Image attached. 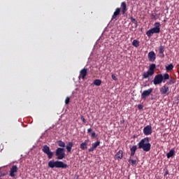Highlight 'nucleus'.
Here are the masks:
<instances>
[{
  "label": "nucleus",
  "mask_w": 179,
  "mask_h": 179,
  "mask_svg": "<svg viewBox=\"0 0 179 179\" xmlns=\"http://www.w3.org/2000/svg\"><path fill=\"white\" fill-rule=\"evenodd\" d=\"M149 142H150L149 137L141 139L138 143V149H143L144 152H149L152 148V145Z\"/></svg>",
  "instance_id": "1"
},
{
  "label": "nucleus",
  "mask_w": 179,
  "mask_h": 179,
  "mask_svg": "<svg viewBox=\"0 0 179 179\" xmlns=\"http://www.w3.org/2000/svg\"><path fill=\"white\" fill-rule=\"evenodd\" d=\"M91 138H96V132H92L91 134Z\"/></svg>",
  "instance_id": "36"
},
{
  "label": "nucleus",
  "mask_w": 179,
  "mask_h": 179,
  "mask_svg": "<svg viewBox=\"0 0 179 179\" xmlns=\"http://www.w3.org/2000/svg\"><path fill=\"white\" fill-rule=\"evenodd\" d=\"M174 153H176V150L174 149H171L169 152L166 154L167 157H173L174 156Z\"/></svg>",
  "instance_id": "21"
},
{
  "label": "nucleus",
  "mask_w": 179,
  "mask_h": 179,
  "mask_svg": "<svg viewBox=\"0 0 179 179\" xmlns=\"http://www.w3.org/2000/svg\"><path fill=\"white\" fill-rule=\"evenodd\" d=\"M152 126L147 125L146 127H145L143 128V134L146 136H148L149 135H152Z\"/></svg>",
  "instance_id": "9"
},
{
  "label": "nucleus",
  "mask_w": 179,
  "mask_h": 179,
  "mask_svg": "<svg viewBox=\"0 0 179 179\" xmlns=\"http://www.w3.org/2000/svg\"><path fill=\"white\" fill-rule=\"evenodd\" d=\"M154 27L146 31V36L148 37H152L153 34H159L160 33V22H155Z\"/></svg>",
  "instance_id": "4"
},
{
  "label": "nucleus",
  "mask_w": 179,
  "mask_h": 179,
  "mask_svg": "<svg viewBox=\"0 0 179 179\" xmlns=\"http://www.w3.org/2000/svg\"><path fill=\"white\" fill-rule=\"evenodd\" d=\"M151 19L156 20V14L152 13L151 14Z\"/></svg>",
  "instance_id": "32"
},
{
  "label": "nucleus",
  "mask_w": 179,
  "mask_h": 179,
  "mask_svg": "<svg viewBox=\"0 0 179 179\" xmlns=\"http://www.w3.org/2000/svg\"><path fill=\"white\" fill-rule=\"evenodd\" d=\"M100 145V141H98L92 144V147L90 148H89L88 152H93V150H94V149H96V148H97V146Z\"/></svg>",
  "instance_id": "16"
},
{
  "label": "nucleus",
  "mask_w": 179,
  "mask_h": 179,
  "mask_svg": "<svg viewBox=\"0 0 179 179\" xmlns=\"http://www.w3.org/2000/svg\"><path fill=\"white\" fill-rule=\"evenodd\" d=\"M55 155L57 157H65V149L58 148L57 149H56Z\"/></svg>",
  "instance_id": "7"
},
{
  "label": "nucleus",
  "mask_w": 179,
  "mask_h": 179,
  "mask_svg": "<svg viewBox=\"0 0 179 179\" xmlns=\"http://www.w3.org/2000/svg\"><path fill=\"white\" fill-rule=\"evenodd\" d=\"M111 78L113 80H117V76H115V74H113Z\"/></svg>",
  "instance_id": "34"
},
{
  "label": "nucleus",
  "mask_w": 179,
  "mask_h": 179,
  "mask_svg": "<svg viewBox=\"0 0 179 179\" xmlns=\"http://www.w3.org/2000/svg\"><path fill=\"white\" fill-rule=\"evenodd\" d=\"M136 149H138V147L136 145H133L131 148H130L131 156H134V155H135Z\"/></svg>",
  "instance_id": "20"
},
{
  "label": "nucleus",
  "mask_w": 179,
  "mask_h": 179,
  "mask_svg": "<svg viewBox=\"0 0 179 179\" xmlns=\"http://www.w3.org/2000/svg\"><path fill=\"white\" fill-rule=\"evenodd\" d=\"M139 43H140L139 41L135 39L132 42V45L134 47H136V48H138V47H139Z\"/></svg>",
  "instance_id": "23"
},
{
  "label": "nucleus",
  "mask_w": 179,
  "mask_h": 179,
  "mask_svg": "<svg viewBox=\"0 0 179 179\" xmlns=\"http://www.w3.org/2000/svg\"><path fill=\"white\" fill-rule=\"evenodd\" d=\"M173 68H174V66H173L172 64H169V65H168V66H166V69L167 71H173Z\"/></svg>",
  "instance_id": "29"
},
{
  "label": "nucleus",
  "mask_w": 179,
  "mask_h": 179,
  "mask_svg": "<svg viewBox=\"0 0 179 179\" xmlns=\"http://www.w3.org/2000/svg\"><path fill=\"white\" fill-rule=\"evenodd\" d=\"M159 55L161 58H164V46L160 45L158 48Z\"/></svg>",
  "instance_id": "15"
},
{
  "label": "nucleus",
  "mask_w": 179,
  "mask_h": 179,
  "mask_svg": "<svg viewBox=\"0 0 179 179\" xmlns=\"http://www.w3.org/2000/svg\"><path fill=\"white\" fill-rule=\"evenodd\" d=\"M121 9L122 15H125V13L128 10V8H127V3L125 1L121 3Z\"/></svg>",
  "instance_id": "14"
},
{
  "label": "nucleus",
  "mask_w": 179,
  "mask_h": 179,
  "mask_svg": "<svg viewBox=\"0 0 179 179\" xmlns=\"http://www.w3.org/2000/svg\"><path fill=\"white\" fill-rule=\"evenodd\" d=\"M122 150H119L117 153L115 155V157H122Z\"/></svg>",
  "instance_id": "28"
},
{
  "label": "nucleus",
  "mask_w": 179,
  "mask_h": 179,
  "mask_svg": "<svg viewBox=\"0 0 179 179\" xmlns=\"http://www.w3.org/2000/svg\"><path fill=\"white\" fill-rule=\"evenodd\" d=\"M152 92H153V88H150L148 90H144L141 93V96L142 100H146V97H149V96L152 94Z\"/></svg>",
  "instance_id": "5"
},
{
  "label": "nucleus",
  "mask_w": 179,
  "mask_h": 179,
  "mask_svg": "<svg viewBox=\"0 0 179 179\" xmlns=\"http://www.w3.org/2000/svg\"><path fill=\"white\" fill-rule=\"evenodd\" d=\"M70 101L69 96H67L65 99V104H68Z\"/></svg>",
  "instance_id": "33"
},
{
  "label": "nucleus",
  "mask_w": 179,
  "mask_h": 179,
  "mask_svg": "<svg viewBox=\"0 0 179 179\" xmlns=\"http://www.w3.org/2000/svg\"><path fill=\"white\" fill-rule=\"evenodd\" d=\"M93 85L95 86H100L101 85V81L100 79H96L94 80Z\"/></svg>",
  "instance_id": "25"
},
{
  "label": "nucleus",
  "mask_w": 179,
  "mask_h": 179,
  "mask_svg": "<svg viewBox=\"0 0 179 179\" xmlns=\"http://www.w3.org/2000/svg\"><path fill=\"white\" fill-rule=\"evenodd\" d=\"M138 110H142V108H143V106H142L141 104L138 105Z\"/></svg>",
  "instance_id": "37"
},
{
  "label": "nucleus",
  "mask_w": 179,
  "mask_h": 179,
  "mask_svg": "<svg viewBox=\"0 0 179 179\" xmlns=\"http://www.w3.org/2000/svg\"><path fill=\"white\" fill-rule=\"evenodd\" d=\"M148 59L150 62H155V61H156V53L153 51H150L148 53Z\"/></svg>",
  "instance_id": "12"
},
{
  "label": "nucleus",
  "mask_w": 179,
  "mask_h": 179,
  "mask_svg": "<svg viewBox=\"0 0 179 179\" xmlns=\"http://www.w3.org/2000/svg\"><path fill=\"white\" fill-rule=\"evenodd\" d=\"M81 121H83V124H86V119H85V117L81 116Z\"/></svg>",
  "instance_id": "35"
},
{
  "label": "nucleus",
  "mask_w": 179,
  "mask_h": 179,
  "mask_svg": "<svg viewBox=\"0 0 179 179\" xmlns=\"http://www.w3.org/2000/svg\"><path fill=\"white\" fill-rule=\"evenodd\" d=\"M48 167L50 169L57 168V169H65L68 167L67 164H64L62 161H55L54 159L50 160L48 162Z\"/></svg>",
  "instance_id": "3"
},
{
  "label": "nucleus",
  "mask_w": 179,
  "mask_h": 179,
  "mask_svg": "<svg viewBox=\"0 0 179 179\" xmlns=\"http://www.w3.org/2000/svg\"><path fill=\"white\" fill-rule=\"evenodd\" d=\"M131 23H134V24L137 25L138 24V21L134 17H130Z\"/></svg>",
  "instance_id": "30"
},
{
  "label": "nucleus",
  "mask_w": 179,
  "mask_h": 179,
  "mask_svg": "<svg viewBox=\"0 0 179 179\" xmlns=\"http://www.w3.org/2000/svg\"><path fill=\"white\" fill-rule=\"evenodd\" d=\"M120 13H121V8H117L113 13L111 20H117V17L120 16Z\"/></svg>",
  "instance_id": "11"
},
{
  "label": "nucleus",
  "mask_w": 179,
  "mask_h": 179,
  "mask_svg": "<svg viewBox=\"0 0 179 179\" xmlns=\"http://www.w3.org/2000/svg\"><path fill=\"white\" fill-rule=\"evenodd\" d=\"M57 145L60 148H65V143L64 141H57Z\"/></svg>",
  "instance_id": "27"
},
{
  "label": "nucleus",
  "mask_w": 179,
  "mask_h": 179,
  "mask_svg": "<svg viewBox=\"0 0 179 179\" xmlns=\"http://www.w3.org/2000/svg\"><path fill=\"white\" fill-rule=\"evenodd\" d=\"M17 166L16 165H13L12 166L11 169H10V177H15V173H17Z\"/></svg>",
  "instance_id": "13"
},
{
  "label": "nucleus",
  "mask_w": 179,
  "mask_h": 179,
  "mask_svg": "<svg viewBox=\"0 0 179 179\" xmlns=\"http://www.w3.org/2000/svg\"><path fill=\"white\" fill-rule=\"evenodd\" d=\"M92 131H93V129L92 128L87 129V134H90Z\"/></svg>",
  "instance_id": "38"
},
{
  "label": "nucleus",
  "mask_w": 179,
  "mask_h": 179,
  "mask_svg": "<svg viewBox=\"0 0 179 179\" xmlns=\"http://www.w3.org/2000/svg\"><path fill=\"white\" fill-rule=\"evenodd\" d=\"M155 69H156V64H150L148 71H150L152 72L153 73H155Z\"/></svg>",
  "instance_id": "22"
},
{
  "label": "nucleus",
  "mask_w": 179,
  "mask_h": 179,
  "mask_svg": "<svg viewBox=\"0 0 179 179\" xmlns=\"http://www.w3.org/2000/svg\"><path fill=\"white\" fill-rule=\"evenodd\" d=\"M169 79H170V76L167 73H164V75L158 74L155 76L153 83L156 86L157 85H160L162 82L164 83L166 80Z\"/></svg>",
  "instance_id": "2"
},
{
  "label": "nucleus",
  "mask_w": 179,
  "mask_h": 179,
  "mask_svg": "<svg viewBox=\"0 0 179 179\" xmlns=\"http://www.w3.org/2000/svg\"><path fill=\"white\" fill-rule=\"evenodd\" d=\"M86 76H87V69L84 68L80 71L78 78L85 80Z\"/></svg>",
  "instance_id": "10"
},
{
  "label": "nucleus",
  "mask_w": 179,
  "mask_h": 179,
  "mask_svg": "<svg viewBox=\"0 0 179 179\" xmlns=\"http://www.w3.org/2000/svg\"><path fill=\"white\" fill-rule=\"evenodd\" d=\"M42 150L43 153H45V155H48V157H52V156H54V152L50 150V147L47 145H43Z\"/></svg>",
  "instance_id": "6"
},
{
  "label": "nucleus",
  "mask_w": 179,
  "mask_h": 179,
  "mask_svg": "<svg viewBox=\"0 0 179 179\" xmlns=\"http://www.w3.org/2000/svg\"><path fill=\"white\" fill-rule=\"evenodd\" d=\"M176 83V80L173 78H171V79L166 83V85H174Z\"/></svg>",
  "instance_id": "26"
},
{
  "label": "nucleus",
  "mask_w": 179,
  "mask_h": 179,
  "mask_svg": "<svg viewBox=\"0 0 179 179\" xmlns=\"http://www.w3.org/2000/svg\"><path fill=\"white\" fill-rule=\"evenodd\" d=\"M58 159H63V157H58Z\"/></svg>",
  "instance_id": "39"
},
{
  "label": "nucleus",
  "mask_w": 179,
  "mask_h": 179,
  "mask_svg": "<svg viewBox=\"0 0 179 179\" xmlns=\"http://www.w3.org/2000/svg\"><path fill=\"white\" fill-rule=\"evenodd\" d=\"M169 90L170 88H169V86H167V85H164L160 88L159 92L162 95L166 94V96H169Z\"/></svg>",
  "instance_id": "8"
},
{
  "label": "nucleus",
  "mask_w": 179,
  "mask_h": 179,
  "mask_svg": "<svg viewBox=\"0 0 179 179\" xmlns=\"http://www.w3.org/2000/svg\"><path fill=\"white\" fill-rule=\"evenodd\" d=\"M89 142V139L85 140L83 143H82L80 145V149H81V150H86V149H87V143Z\"/></svg>",
  "instance_id": "17"
},
{
  "label": "nucleus",
  "mask_w": 179,
  "mask_h": 179,
  "mask_svg": "<svg viewBox=\"0 0 179 179\" xmlns=\"http://www.w3.org/2000/svg\"><path fill=\"white\" fill-rule=\"evenodd\" d=\"M128 162L131 164V166L133 167H136V159H129Z\"/></svg>",
  "instance_id": "24"
},
{
  "label": "nucleus",
  "mask_w": 179,
  "mask_h": 179,
  "mask_svg": "<svg viewBox=\"0 0 179 179\" xmlns=\"http://www.w3.org/2000/svg\"><path fill=\"white\" fill-rule=\"evenodd\" d=\"M119 159H122V157H120Z\"/></svg>",
  "instance_id": "40"
},
{
  "label": "nucleus",
  "mask_w": 179,
  "mask_h": 179,
  "mask_svg": "<svg viewBox=\"0 0 179 179\" xmlns=\"http://www.w3.org/2000/svg\"><path fill=\"white\" fill-rule=\"evenodd\" d=\"M73 147V142H69L67 145H66V149L68 152V153H70V152L72 150V148Z\"/></svg>",
  "instance_id": "19"
},
{
  "label": "nucleus",
  "mask_w": 179,
  "mask_h": 179,
  "mask_svg": "<svg viewBox=\"0 0 179 179\" xmlns=\"http://www.w3.org/2000/svg\"><path fill=\"white\" fill-rule=\"evenodd\" d=\"M164 171L165 172V173H164V177H166L167 175H169V171H168V169H167L166 168H165V169H164Z\"/></svg>",
  "instance_id": "31"
},
{
  "label": "nucleus",
  "mask_w": 179,
  "mask_h": 179,
  "mask_svg": "<svg viewBox=\"0 0 179 179\" xmlns=\"http://www.w3.org/2000/svg\"><path fill=\"white\" fill-rule=\"evenodd\" d=\"M155 73L150 71V70H148L147 72L143 73V79H148V78L149 76H152L154 75Z\"/></svg>",
  "instance_id": "18"
}]
</instances>
